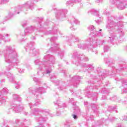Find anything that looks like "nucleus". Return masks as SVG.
<instances>
[{
    "label": "nucleus",
    "instance_id": "1",
    "mask_svg": "<svg viewBox=\"0 0 127 127\" xmlns=\"http://www.w3.org/2000/svg\"><path fill=\"white\" fill-rule=\"evenodd\" d=\"M73 118L74 119H77V116L74 115H73Z\"/></svg>",
    "mask_w": 127,
    "mask_h": 127
}]
</instances>
